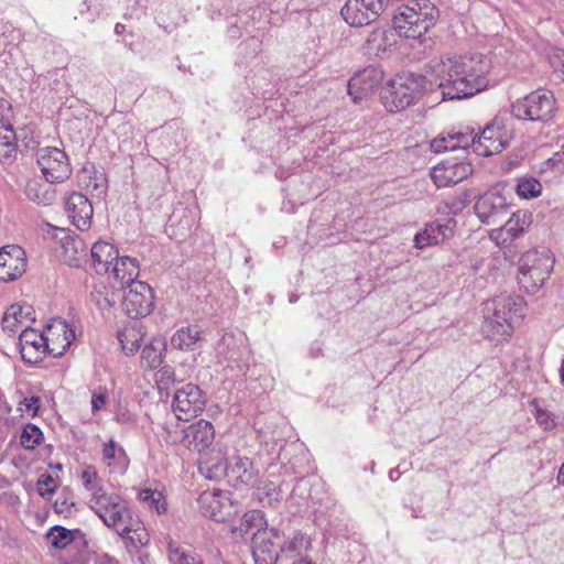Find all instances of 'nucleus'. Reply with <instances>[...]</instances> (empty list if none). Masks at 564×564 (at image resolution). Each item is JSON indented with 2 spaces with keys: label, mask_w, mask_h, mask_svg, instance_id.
<instances>
[{
  "label": "nucleus",
  "mask_w": 564,
  "mask_h": 564,
  "mask_svg": "<svg viewBox=\"0 0 564 564\" xmlns=\"http://www.w3.org/2000/svg\"><path fill=\"white\" fill-rule=\"evenodd\" d=\"M84 487L91 492L89 506L100 520L123 499L115 492H107L100 485L95 467L88 466L82 473Z\"/></svg>",
  "instance_id": "nucleus-9"
},
{
  "label": "nucleus",
  "mask_w": 564,
  "mask_h": 564,
  "mask_svg": "<svg viewBox=\"0 0 564 564\" xmlns=\"http://www.w3.org/2000/svg\"><path fill=\"white\" fill-rule=\"evenodd\" d=\"M91 300L99 310H110L117 303V294L115 291H109L105 285L95 286L90 294Z\"/></svg>",
  "instance_id": "nucleus-41"
},
{
  "label": "nucleus",
  "mask_w": 564,
  "mask_h": 564,
  "mask_svg": "<svg viewBox=\"0 0 564 564\" xmlns=\"http://www.w3.org/2000/svg\"><path fill=\"white\" fill-rule=\"evenodd\" d=\"M46 539L52 546L62 550L73 542L74 532L64 527L55 525L47 532Z\"/></svg>",
  "instance_id": "nucleus-40"
},
{
  "label": "nucleus",
  "mask_w": 564,
  "mask_h": 564,
  "mask_svg": "<svg viewBox=\"0 0 564 564\" xmlns=\"http://www.w3.org/2000/svg\"><path fill=\"white\" fill-rule=\"evenodd\" d=\"M37 165L51 184L63 183L72 175V166L67 154L54 147L42 148L37 151Z\"/></svg>",
  "instance_id": "nucleus-8"
},
{
  "label": "nucleus",
  "mask_w": 564,
  "mask_h": 564,
  "mask_svg": "<svg viewBox=\"0 0 564 564\" xmlns=\"http://www.w3.org/2000/svg\"><path fill=\"white\" fill-rule=\"evenodd\" d=\"M265 525L263 513L259 510H251L243 514L239 525L234 529V533L243 538L250 533L262 532L267 529Z\"/></svg>",
  "instance_id": "nucleus-32"
},
{
  "label": "nucleus",
  "mask_w": 564,
  "mask_h": 564,
  "mask_svg": "<svg viewBox=\"0 0 564 564\" xmlns=\"http://www.w3.org/2000/svg\"><path fill=\"white\" fill-rule=\"evenodd\" d=\"M471 173L470 163L446 160L432 169L431 177L437 187H447L464 181Z\"/></svg>",
  "instance_id": "nucleus-17"
},
{
  "label": "nucleus",
  "mask_w": 564,
  "mask_h": 564,
  "mask_svg": "<svg viewBox=\"0 0 564 564\" xmlns=\"http://www.w3.org/2000/svg\"><path fill=\"white\" fill-rule=\"evenodd\" d=\"M414 245L419 249L437 245V236H430L425 229L414 236Z\"/></svg>",
  "instance_id": "nucleus-54"
},
{
  "label": "nucleus",
  "mask_w": 564,
  "mask_h": 564,
  "mask_svg": "<svg viewBox=\"0 0 564 564\" xmlns=\"http://www.w3.org/2000/svg\"><path fill=\"white\" fill-rule=\"evenodd\" d=\"M47 234L58 238L64 250V260L72 267H78L82 258L85 256L84 242L78 237L70 236L64 228L54 227L45 224Z\"/></svg>",
  "instance_id": "nucleus-23"
},
{
  "label": "nucleus",
  "mask_w": 564,
  "mask_h": 564,
  "mask_svg": "<svg viewBox=\"0 0 564 564\" xmlns=\"http://www.w3.org/2000/svg\"><path fill=\"white\" fill-rule=\"evenodd\" d=\"M159 375H160L161 380H164V379L172 380V381L175 380V372H174L173 368H171L169 366H165L162 369H160Z\"/></svg>",
  "instance_id": "nucleus-56"
},
{
  "label": "nucleus",
  "mask_w": 564,
  "mask_h": 564,
  "mask_svg": "<svg viewBox=\"0 0 564 564\" xmlns=\"http://www.w3.org/2000/svg\"><path fill=\"white\" fill-rule=\"evenodd\" d=\"M422 78L413 74H400L390 79L381 91L383 106L391 112L412 105L422 89Z\"/></svg>",
  "instance_id": "nucleus-5"
},
{
  "label": "nucleus",
  "mask_w": 564,
  "mask_h": 564,
  "mask_svg": "<svg viewBox=\"0 0 564 564\" xmlns=\"http://www.w3.org/2000/svg\"><path fill=\"white\" fill-rule=\"evenodd\" d=\"M34 132L32 124H26L18 131H14L10 123H1L0 162L2 164H11L17 159L20 145H23L28 150H34L39 144Z\"/></svg>",
  "instance_id": "nucleus-7"
},
{
  "label": "nucleus",
  "mask_w": 564,
  "mask_h": 564,
  "mask_svg": "<svg viewBox=\"0 0 564 564\" xmlns=\"http://www.w3.org/2000/svg\"><path fill=\"white\" fill-rule=\"evenodd\" d=\"M166 340L163 337L153 338L141 351V360L147 368L154 369L163 361Z\"/></svg>",
  "instance_id": "nucleus-31"
},
{
  "label": "nucleus",
  "mask_w": 564,
  "mask_h": 564,
  "mask_svg": "<svg viewBox=\"0 0 564 564\" xmlns=\"http://www.w3.org/2000/svg\"><path fill=\"white\" fill-rule=\"evenodd\" d=\"M490 68L489 58L482 54L442 56L429 64L443 99L449 100L468 98L486 89Z\"/></svg>",
  "instance_id": "nucleus-1"
},
{
  "label": "nucleus",
  "mask_w": 564,
  "mask_h": 564,
  "mask_svg": "<svg viewBox=\"0 0 564 564\" xmlns=\"http://www.w3.org/2000/svg\"><path fill=\"white\" fill-rule=\"evenodd\" d=\"M143 336L142 327L135 324L124 327V329L118 334V339L123 351L127 355H133L140 348Z\"/></svg>",
  "instance_id": "nucleus-36"
},
{
  "label": "nucleus",
  "mask_w": 564,
  "mask_h": 564,
  "mask_svg": "<svg viewBox=\"0 0 564 564\" xmlns=\"http://www.w3.org/2000/svg\"><path fill=\"white\" fill-rule=\"evenodd\" d=\"M228 473V476L237 481L248 485L253 480L257 470L249 458L237 456L234 457V463L229 465Z\"/></svg>",
  "instance_id": "nucleus-35"
},
{
  "label": "nucleus",
  "mask_w": 564,
  "mask_h": 564,
  "mask_svg": "<svg viewBox=\"0 0 564 564\" xmlns=\"http://www.w3.org/2000/svg\"><path fill=\"white\" fill-rule=\"evenodd\" d=\"M122 310L130 318L148 316L154 305V295L151 286L142 281L131 283L124 289Z\"/></svg>",
  "instance_id": "nucleus-13"
},
{
  "label": "nucleus",
  "mask_w": 564,
  "mask_h": 564,
  "mask_svg": "<svg viewBox=\"0 0 564 564\" xmlns=\"http://www.w3.org/2000/svg\"><path fill=\"white\" fill-rule=\"evenodd\" d=\"M108 274L112 275L119 283L120 289H126L131 285V283L138 282L139 262L132 257H118V260H116Z\"/></svg>",
  "instance_id": "nucleus-27"
},
{
  "label": "nucleus",
  "mask_w": 564,
  "mask_h": 564,
  "mask_svg": "<svg viewBox=\"0 0 564 564\" xmlns=\"http://www.w3.org/2000/svg\"><path fill=\"white\" fill-rule=\"evenodd\" d=\"M453 138L449 137V133L447 135H440L432 140L431 142V149L432 151L440 153L443 151H455V145H453L452 142Z\"/></svg>",
  "instance_id": "nucleus-51"
},
{
  "label": "nucleus",
  "mask_w": 564,
  "mask_h": 564,
  "mask_svg": "<svg viewBox=\"0 0 564 564\" xmlns=\"http://www.w3.org/2000/svg\"><path fill=\"white\" fill-rule=\"evenodd\" d=\"M36 489L42 497L53 495L56 490L53 477L50 474H42L36 481Z\"/></svg>",
  "instance_id": "nucleus-48"
},
{
  "label": "nucleus",
  "mask_w": 564,
  "mask_h": 564,
  "mask_svg": "<svg viewBox=\"0 0 564 564\" xmlns=\"http://www.w3.org/2000/svg\"><path fill=\"white\" fill-rule=\"evenodd\" d=\"M284 534L271 528L252 534V556L256 564H275L283 551Z\"/></svg>",
  "instance_id": "nucleus-12"
},
{
  "label": "nucleus",
  "mask_w": 564,
  "mask_h": 564,
  "mask_svg": "<svg viewBox=\"0 0 564 564\" xmlns=\"http://www.w3.org/2000/svg\"><path fill=\"white\" fill-rule=\"evenodd\" d=\"M549 62L555 72L562 75L564 70V51L562 48H553L549 54Z\"/></svg>",
  "instance_id": "nucleus-52"
},
{
  "label": "nucleus",
  "mask_w": 564,
  "mask_h": 564,
  "mask_svg": "<svg viewBox=\"0 0 564 564\" xmlns=\"http://www.w3.org/2000/svg\"><path fill=\"white\" fill-rule=\"evenodd\" d=\"M556 112V100L551 91L536 90L511 105V113L517 119L530 121H550Z\"/></svg>",
  "instance_id": "nucleus-6"
},
{
  "label": "nucleus",
  "mask_w": 564,
  "mask_h": 564,
  "mask_svg": "<svg viewBox=\"0 0 564 564\" xmlns=\"http://www.w3.org/2000/svg\"><path fill=\"white\" fill-rule=\"evenodd\" d=\"M257 498L263 507H270L274 502L280 501L281 490L274 482L265 481L258 487Z\"/></svg>",
  "instance_id": "nucleus-42"
},
{
  "label": "nucleus",
  "mask_w": 564,
  "mask_h": 564,
  "mask_svg": "<svg viewBox=\"0 0 564 564\" xmlns=\"http://www.w3.org/2000/svg\"><path fill=\"white\" fill-rule=\"evenodd\" d=\"M509 142V135L498 124H487L477 135L474 152L480 156H489L501 152Z\"/></svg>",
  "instance_id": "nucleus-19"
},
{
  "label": "nucleus",
  "mask_w": 564,
  "mask_h": 564,
  "mask_svg": "<svg viewBox=\"0 0 564 564\" xmlns=\"http://www.w3.org/2000/svg\"><path fill=\"white\" fill-rule=\"evenodd\" d=\"M430 236H437V245L444 241L452 234V229L447 224L434 221L425 226L424 228Z\"/></svg>",
  "instance_id": "nucleus-47"
},
{
  "label": "nucleus",
  "mask_w": 564,
  "mask_h": 564,
  "mask_svg": "<svg viewBox=\"0 0 564 564\" xmlns=\"http://www.w3.org/2000/svg\"><path fill=\"white\" fill-rule=\"evenodd\" d=\"M532 404L535 406L534 415H535V420L539 423V425L541 427H543L544 430L554 429L556 425V422H555L553 415L547 410L536 406L535 401H533Z\"/></svg>",
  "instance_id": "nucleus-49"
},
{
  "label": "nucleus",
  "mask_w": 564,
  "mask_h": 564,
  "mask_svg": "<svg viewBox=\"0 0 564 564\" xmlns=\"http://www.w3.org/2000/svg\"><path fill=\"white\" fill-rule=\"evenodd\" d=\"M172 406L178 420L188 421L203 411L205 406L202 390L193 383L183 386L176 390Z\"/></svg>",
  "instance_id": "nucleus-15"
},
{
  "label": "nucleus",
  "mask_w": 564,
  "mask_h": 564,
  "mask_svg": "<svg viewBox=\"0 0 564 564\" xmlns=\"http://www.w3.org/2000/svg\"><path fill=\"white\" fill-rule=\"evenodd\" d=\"M119 251L117 247L108 241L98 240L90 248L91 267L98 274H108Z\"/></svg>",
  "instance_id": "nucleus-26"
},
{
  "label": "nucleus",
  "mask_w": 564,
  "mask_h": 564,
  "mask_svg": "<svg viewBox=\"0 0 564 564\" xmlns=\"http://www.w3.org/2000/svg\"><path fill=\"white\" fill-rule=\"evenodd\" d=\"M43 441V433L39 426L26 424L21 433L20 443L28 451L34 449Z\"/></svg>",
  "instance_id": "nucleus-44"
},
{
  "label": "nucleus",
  "mask_w": 564,
  "mask_h": 564,
  "mask_svg": "<svg viewBox=\"0 0 564 564\" xmlns=\"http://www.w3.org/2000/svg\"><path fill=\"white\" fill-rule=\"evenodd\" d=\"M167 557L170 564H204L199 554L181 546L172 540L167 543Z\"/></svg>",
  "instance_id": "nucleus-34"
},
{
  "label": "nucleus",
  "mask_w": 564,
  "mask_h": 564,
  "mask_svg": "<svg viewBox=\"0 0 564 564\" xmlns=\"http://www.w3.org/2000/svg\"><path fill=\"white\" fill-rule=\"evenodd\" d=\"M65 212L77 229L90 228L94 208L90 200L82 193L73 192L65 198Z\"/></svg>",
  "instance_id": "nucleus-21"
},
{
  "label": "nucleus",
  "mask_w": 564,
  "mask_h": 564,
  "mask_svg": "<svg viewBox=\"0 0 564 564\" xmlns=\"http://www.w3.org/2000/svg\"><path fill=\"white\" fill-rule=\"evenodd\" d=\"M202 332L197 326H187L178 329L171 338V345L180 350H193L198 340L202 339Z\"/></svg>",
  "instance_id": "nucleus-33"
},
{
  "label": "nucleus",
  "mask_w": 564,
  "mask_h": 564,
  "mask_svg": "<svg viewBox=\"0 0 564 564\" xmlns=\"http://www.w3.org/2000/svg\"><path fill=\"white\" fill-rule=\"evenodd\" d=\"M308 545V539L304 534L296 532L289 542L288 550L300 553L302 550L307 549Z\"/></svg>",
  "instance_id": "nucleus-53"
},
{
  "label": "nucleus",
  "mask_w": 564,
  "mask_h": 564,
  "mask_svg": "<svg viewBox=\"0 0 564 564\" xmlns=\"http://www.w3.org/2000/svg\"><path fill=\"white\" fill-rule=\"evenodd\" d=\"M54 509L56 512L58 513H63L65 511H68V503H67V500L64 499L62 501L59 500H56L55 503H54Z\"/></svg>",
  "instance_id": "nucleus-59"
},
{
  "label": "nucleus",
  "mask_w": 564,
  "mask_h": 564,
  "mask_svg": "<svg viewBox=\"0 0 564 564\" xmlns=\"http://www.w3.org/2000/svg\"><path fill=\"white\" fill-rule=\"evenodd\" d=\"M387 8V0H346L340 13L349 25L364 26L375 22Z\"/></svg>",
  "instance_id": "nucleus-11"
},
{
  "label": "nucleus",
  "mask_w": 564,
  "mask_h": 564,
  "mask_svg": "<svg viewBox=\"0 0 564 564\" xmlns=\"http://www.w3.org/2000/svg\"><path fill=\"white\" fill-rule=\"evenodd\" d=\"M124 31H126V25H124V24L117 23V24L115 25V32H116V34L120 35V34H122Z\"/></svg>",
  "instance_id": "nucleus-61"
},
{
  "label": "nucleus",
  "mask_w": 564,
  "mask_h": 564,
  "mask_svg": "<svg viewBox=\"0 0 564 564\" xmlns=\"http://www.w3.org/2000/svg\"><path fill=\"white\" fill-rule=\"evenodd\" d=\"M231 494L224 490H205L197 498L199 512L217 522L225 521L234 512Z\"/></svg>",
  "instance_id": "nucleus-14"
},
{
  "label": "nucleus",
  "mask_w": 564,
  "mask_h": 564,
  "mask_svg": "<svg viewBox=\"0 0 564 564\" xmlns=\"http://www.w3.org/2000/svg\"><path fill=\"white\" fill-rule=\"evenodd\" d=\"M542 185L534 177L519 178L517 184V194L525 199L538 197L541 194Z\"/></svg>",
  "instance_id": "nucleus-45"
},
{
  "label": "nucleus",
  "mask_w": 564,
  "mask_h": 564,
  "mask_svg": "<svg viewBox=\"0 0 564 564\" xmlns=\"http://www.w3.org/2000/svg\"><path fill=\"white\" fill-rule=\"evenodd\" d=\"M26 268L24 250L17 245L0 249V280L8 282L20 278Z\"/></svg>",
  "instance_id": "nucleus-20"
},
{
  "label": "nucleus",
  "mask_w": 564,
  "mask_h": 564,
  "mask_svg": "<svg viewBox=\"0 0 564 564\" xmlns=\"http://www.w3.org/2000/svg\"><path fill=\"white\" fill-rule=\"evenodd\" d=\"M25 195L37 205L50 206L56 199V189L47 181L30 180L25 186Z\"/></svg>",
  "instance_id": "nucleus-29"
},
{
  "label": "nucleus",
  "mask_w": 564,
  "mask_h": 564,
  "mask_svg": "<svg viewBox=\"0 0 564 564\" xmlns=\"http://www.w3.org/2000/svg\"><path fill=\"white\" fill-rule=\"evenodd\" d=\"M546 280V267L530 270L528 264L519 265L518 283L528 293H535Z\"/></svg>",
  "instance_id": "nucleus-30"
},
{
  "label": "nucleus",
  "mask_w": 564,
  "mask_h": 564,
  "mask_svg": "<svg viewBox=\"0 0 564 564\" xmlns=\"http://www.w3.org/2000/svg\"><path fill=\"white\" fill-rule=\"evenodd\" d=\"M449 137L453 138L452 142L455 145V150H466L469 147L474 150V143L476 142L477 134L474 129L465 128L459 130H452Z\"/></svg>",
  "instance_id": "nucleus-43"
},
{
  "label": "nucleus",
  "mask_w": 564,
  "mask_h": 564,
  "mask_svg": "<svg viewBox=\"0 0 564 564\" xmlns=\"http://www.w3.org/2000/svg\"><path fill=\"white\" fill-rule=\"evenodd\" d=\"M293 564H315V563L307 561L305 558H301V560L294 562Z\"/></svg>",
  "instance_id": "nucleus-63"
},
{
  "label": "nucleus",
  "mask_w": 564,
  "mask_h": 564,
  "mask_svg": "<svg viewBox=\"0 0 564 564\" xmlns=\"http://www.w3.org/2000/svg\"><path fill=\"white\" fill-rule=\"evenodd\" d=\"M560 372H561V379H562V381L564 382V359H563V361H562Z\"/></svg>",
  "instance_id": "nucleus-64"
},
{
  "label": "nucleus",
  "mask_w": 564,
  "mask_h": 564,
  "mask_svg": "<svg viewBox=\"0 0 564 564\" xmlns=\"http://www.w3.org/2000/svg\"><path fill=\"white\" fill-rule=\"evenodd\" d=\"M520 264H528L530 270L540 269L546 267V279L549 278L552 269H553V260L549 252H539L535 250L528 251L521 258Z\"/></svg>",
  "instance_id": "nucleus-37"
},
{
  "label": "nucleus",
  "mask_w": 564,
  "mask_h": 564,
  "mask_svg": "<svg viewBox=\"0 0 564 564\" xmlns=\"http://www.w3.org/2000/svg\"><path fill=\"white\" fill-rule=\"evenodd\" d=\"M388 33L384 30H373L365 41V50L369 55L379 56L387 51Z\"/></svg>",
  "instance_id": "nucleus-38"
},
{
  "label": "nucleus",
  "mask_w": 564,
  "mask_h": 564,
  "mask_svg": "<svg viewBox=\"0 0 564 564\" xmlns=\"http://www.w3.org/2000/svg\"><path fill=\"white\" fill-rule=\"evenodd\" d=\"M204 464L207 470L206 477L208 479H219L224 476L229 475V464L223 457H218L216 459H208Z\"/></svg>",
  "instance_id": "nucleus-46"
},
{
  "label": "nucleus",
  "mask_w": 564,
  "mask_h": 564,
  "mask_svg": "<svg viewBox=\"0 0 564 564\" xmlns=\"http://www.w3.org/2000/svg\"><path fill=\"white\" fill-rule=\"evenodd\" d=\"M39 402H40V399L37 397H31V398H25L23 401V404L25 405V409L28 412H31L32 415H35L39 410Z\"/></svg>",
  "instance_id": "nucleus-55"
},
{
  "label": "nucleus",
  "mask_w": 564,
  "mask_h": 564,
  "mask_svg": "<svg viewBox=\"0 0 564 564\" xmlns=\"http://www.w3.org/2000/svg\"><path fill=\"white\" fill-rule=\"evenodd\" d=\"M106 183H107V182H106V178H105L102 175H100V177H99V182H95V183L93 184V187H94V189H99V188H100V189H101V193H102V192H105V189H106V187H107V186H106Z\"/></svg>",
  "instance_id": "nucleus-60"
},
{
  "label": "nucleus",
  "mask_w": 564,
  "mask_h": 564,
  "mask_svg": "<svg viewBox=\"0 0 564 564\" xmlns=\"http://www.w3.org/2000/svg\"><path fill=\"white\" fill-rule=\"evenodd\" d=\"M47 338L35 329L23 328L19 336V347L22 359L29 364L41 361L45 354Z\"/></svg>",
  "instance_id": "nucleus-22"
},
{
  "label": "nucleus",
  "mask_w": 564,
  "mask_h": 564,
  "mask_svg": "<svg viewBox=\"0 0 564 564\" xmlns=\"http://www.w3.org/2000/svg\"><path fill=\"white\" fill-rule=\"evenodd\" d=\"M101 521L116 532L128 540L135 547H142L149 544L150 536L138 517H133L131 510L124 500L118 503Z\"/></svg>",
  "instance_id": "nucleus-4"
},
{
  "label": "nucleus",
  "mask_w": 564,
  "mask_h": 564,
  "mask_svg": "<svg viewBox=\"0 0 564 564\" xmlns=\"http://www.w3.org/2000/svg\"><path fill=\"white\" fill-rule=\"evenodd\" d=\"M102 462L107 465L110 473L122 475L129 467V457L115 441L110 440L102 446Z\"/></svg>",
  "instance_id": "nucleus-28"
},
{
  "label": "nucleus",
  "mask_w": 564,
  "mask_h": 564,
  "mask_svg": "<svg viewBox=\"0 0 564 564\" xmlns=\"http://www.w3.org/2000/svg\"><path fill=\"white\" fill-rule=\"evenodd\" d=\"M383 80V70L377 66H368L355 74L348 82V94L355 102L370 96Z\"/></svg>",
  "instance_id": "nucleus-16"
},
{
  "label": "nucleus",
  "mask_w": 564,
  "mask_h": 564,
  "mask_svg": "<svg viewBox=\"0 0 564 564\" xmlns=\"http://www.w3.org/2000/svg\"><path fill=\"white\" fill-rule=\"evenodd\" d=\"M525 301L516 294L502 293L485 303L482 333L494 341L508 340L513 330V323L524 314Z\"/></svg>",
  "instance_id": "nucleus-2"
},
{
  "label": "nucleus",
  "mask_w": 564,
  "mask_h": 564,
  "mask_svg": "<svg viewBox=\"0 0 564 564\" xmlns=\"http://www.w3.org/2000/svg\"><path fill=\"white\" fill-rule=\"evenodd\" d=\"M478 219L487 226H496L511 214L506 196L491 189L480 195L474 206Z\"/></svg>",
  "instance_id": "nucleus-10"
},
{
  "label": "nucleus",
  "mask_w": 564,
  "mask_h": 564,
  "mask_svg": "<svg viewBox=\"0 0 564 564\" xmlns=\"http://www.w3.org/2000/svg\"><path fill=\"white\" fill-rule=\"evenodd\" d=\"M558 482L564 485V463L560 468L558 475H557Z\"/></svg>",
  "instance_id": "nucleus-62"
},
{
  "label": "nucleus",
  "mask_w": 564,
  "mask_h": 564,
  "mask_svg": "<svg viewBox=\"0 0 564 564\" xmlns=\"http://www.w3.org/2000/svg\"><path fill=\"white\" fill-rule=\"evenodd\" d=\"M94 564H118L117 561L108 554L100 555L96 558Z\"/></svg>",
  "instance_id": "nucleus-58"
},
{
  "label": "nucleus",
  "mask_w": 564,
  "mask_h": 564,
  "mask_svg": "<svg viewBox=\"0 0 564 564\" xmlns=\"http://www.w3.org/2000/svg\"><path fill=\"white\" fill-rule=\"evenodd\" d=\"M139 499L148 508L155 510L159 514L164 513L166 511L165 498L159 490H153L150 488L142 489L139 492Z\"/></svg>",
  "instance_id": "nucleus-39"
},
{
  "label": "nucleus",
  "mask_w": 564,
  "mask_h": 564,
  "mask_svg": "<svg viewBox=\"0 0 564 564\" xmlns=\"http://www.w3.org/2000/svg\"><path fill=\"white\" fill-rule=\"evenodd\" d=\"M438 10L429 0H410L393 17V28L400 36L419 39L432 28Z\"/></svg>",
  "instance_id": "nucleus-3"
},
{
  "label": "nucleus",
  "mask_w": 564,
  "mask_h": 564,
  "mask_svg": "<svg viewBox=\"0 0 564 564\" xmlns=\"http://www.w3.org/2000/svg\"><path fill=\"white\" fill-rule=\"evenodd\" d=\"M35 321L34 310L29 304H12L8 307L2 318V329L9 334H15L20 329L30 327Z\"/></svg>",
  "instance_id": "nucleus-25"
},
{
  "label": "nucleus",
  "mask_w": 564,
  "mask_h": 564,
  "mask_svg": "<svg viewBox=\"0 0 564 564\" xmlns=\"http://www.w3.org/2000/svg\"><path fill=\"white\" fill-rule=\"evenodd\" d=\"M58 326L61 327V330L64 333L65 340H66L64 348H66L70 345V337H74L73 330L68 329V326L64 322H59Z\"/></svg>",
  "instance_id": "nucleus-57"
},
{
  "label": "nucleus",
  "mask_w": 564,
  "mask_h": 564,
  "mask_svg": "<svg viewBox=\"0 0 564 564\" xmlns=\"http://www.w3.org/2000/svg\"><path fill=\"white\" fill-rule=\"evenodd\" d=\"M215 438V430L210 422L199 420L184 430V442L191 451L203 452L208 448Z\"/></svg>",
  "instance_id": "nucleus-24"
},
{
  "label": "nucleus",
  "mask_w": 564,
  "mask_h": 564,
  "mask_svg": "<svg viewBox=\"0 0 564 564\" xmlns=\"http://www.w3.org/2000/svg\"><path fill=\"white\" fill-rule=\"evenodd\" d=\"M108 403V393L104 388H98L91 395V410L94 413L104 410Z\"/></svg>",
  "instance_id": "nucleus-50"
},
{
  "label": "nucleus",
  "mask_w": 564,
  "mask_h": 564,
  "mask_svg": "<svg viewBox=\"0 0 564 564\" xmlns=\"http://www.w3.org/2000/svg\"><path fill=\"white\" fill-rule=\"evenodd\" d=\"M532 218L528 212L518 210L511 213L505 220V224L495 228L490 232V239L497 245H508L521 236L531 225Z\"/></svg>",
  "instance_id": "nucleus-18"
}]
</instances>
